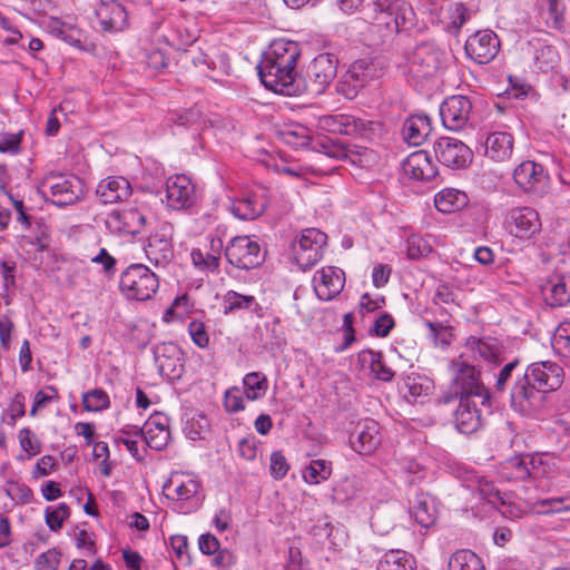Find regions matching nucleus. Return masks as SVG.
<instances>
[{
    "label": "nucleus",
    "mask_w": 570,
    "mask_h": 570,
    "mask_svg": "<svg viewBox=\"0 0 570 570\" xmlns=\"http://www.w3.org/2000/svg\"><path fill=\"white\" fill-rule=\"evenodd\" d=\"M562 366L552 361L531 363L523 371V379L517 385L514 396L517 403L525 407V415L538 412L544 401V395L557 391L563 383Z\"/></svg>",
    "instance_id": "f257e3e1"
},
{
    "label": "nucleus",
    "mask_w": 570,
    "mask_h": 570,
    "mask_svg": "<svg viewBox=\"0 0 570 570\" xmlns=\"http://www.w3.org/2000/svg\"><path fill=\"white\" fill-rule=\"evenodd\" d=\"M443 52L431 41L422 42L405 56L401 66L406 80L414 87L432 79L442 66Z\"/></svg>",
    "instance_id": "f03ea898"
},
{
    "label": "nucleus",
    "mask_w": 570,
    "mask_h": 570,
    "mask_svg": "<svg viewBox=\"0 0 570 570\" xmlns=\"http://www.w3.org/2000/svg\"><path fill=\"white\" fill-rule=\"evenodd\" d=\"M451 371L453 373L452 391L440 396L441 403L448 404L456 399L479 396L482 399V405H489L490 390L484 386L480 372L474 366L458 360L452 363Z\"/></svg>",
    "instance_id": "7ed1b4c3"
},
{
    "label": "nucleus",
    "mask_w": 570,
    "mask_h": 570,
    "mask_svg": "<svg viewBox=\"0 0 570 570\" xmlns=\"http://www.w3.org/2000/svg\"><path fill=\"white\" fill-rule=\"evenodd\" d=\"M264 87L283 96H299L307 91L306 81L294 69H285L269 60L262 59L257 66Z\"/></svg>",
    "instance_id": "20e7f679"
},
{
    "label": "nucleus",
    "mask_w": 570,
    "mask_h": 570,
    "mask_svg": "<svg viewBox=\"0 0 570 570\" xmlns=\"http://www.w3.org/2000/svg\"><path fill=\"white\" fill-rule=\"evenodd\" d=\"M421 9L430 16V21L443 30L456 35L470 19L469 9L462 2L450 0H420Z\"/></svg>",
    "instance_id": "39448f33"
},
{
    "label": "nucleus",
    "mask_w": 570,
    "mask_h": 570,
    "mask_svg": "<svg viewBox=\"0 0 570 570\" xmlns=\"http://www.w3.org/2000/svg\"><path fill=\"white\" fill-rule=\"evenodd\" d=\"M120 289L129 299L147 301L159 287L158 277L144 264H131L120 276Z\"/></svg>",
    "instance_id": "423d86ee"
},
{
    "label": "nucleus",
    "mask_w": 570,
    "mask_h": 570,
    "mask_svg": "<svg viewBox=\"0 0 570 570\" xmlns=\"http://www.w3.org/2000/svg\"><path fill=\"white\" fill-rule=\"evenodd\" d=\"M43 193L49 190L51 202L58 207H65L75 204L83 194L81 179L75 175L61 173H50L42 181Z\"/></svg>",
    "instance_id": "0eeeda50"
},
{
    "label": "nucleus",
    "mask_w": 570,
    "mask_h": 570,
    "mask_svg": "<svg viewBox=\"0 0 570 570\" xmlns=\"http://www.w3.org/2000/svg\"><path fill=\"white\" fill-rule=\"evenodd\" d=\"M326 242V234L317 228L302 230L293 244L296 264L304 271L313 267L322 258Z\"/></svg>",
    "instance_id": "6e6552de"
},
{
    "label": "nucleus",
    "mask_w": 570,
    "mask_h": 570,
    "mask_svg": "<svg viewBox=\"0 0 570 570\" xmlns=\"http://www.w3.org/2000/svg\"><path fill=\"white\" fill-rule=\"evenodd\" d=\"M225 256L232 265L240 269L258 267L265 259L261 245L249 236L234 237L225 248Z\"/></svg>",
    "instance_id": "1a4fd4ad"
},
{
    "label": "nucleus",
    "mask_w": 570,
    "mask_h": 570,
    "mask_svg": "<svg viewBox=\"0 0 570 570\" xmlns=\"http://www.w3.org/2000/svg\"><path fill=\"white\" fill-rule=\"evenodd\" d=\"M337 63L334 55L325 52L316 56L307 66L303 78L307 83V90L314 95L323 94L336 77Z\"/></svg>",
    "instance_id": "9d476101"
},
{
    "label": "nucleus",
    "mask_w": 570,
    "mask_h": 570,
    "mask_svg": "<svg viewBox=\"0 0 570 570\" xmlns=\"http://www.w3.org/2000/svg\"><path fill=\"white\" fill-rule=\"evenodd\" d=\"M173 235L174 226L168 222H163L148 236L144 250L150 263L164 266L171 261L174 257Z\"/></svg>",
    "instance_id": "9b49d317"
},
{
    "label": "nucleus",
    "mask_w": 570,
    "mask_h": 570,
    "mask_svg": "<svg viewBox=\"0 0 570 570\" xmlns=\"http://www.w3.org/2000/svg\"><path fill=\"white\" fill-rule=\"evenodd\" d=\"M375 77H377L375 63L367 59H358L343 75L338 82V92L348 99H353Z\"/></svg>",
    "instance_id": "f8f14e48"
},
{
    "label": "nucleus",
    "mask_w": 570,
    "mask_h": 570,
    "mask_svg": "<svg viewBox=\"0 0 570 570\" xmlns=\"http://www.w3.org/2000/svg\"><path fill=\"white\" fill-rule=\"evenodd\" d=\"M504 226L513 237L529 240L541 229V220L533 208L517 207L508 212Z\"/></svg>",
    "instance_id": "ddd939ff"
},
{
    "label": "nucleus",
    "mask_w": 570,
    "mask_h": 570,
    "mask_svg": "<svg viewBox=\"0 0 570 570\" xmlns=\"http://www.w3.org/2000/svg\"><path fill=\"white\" fill-rule=\"evenodd\" d=\"M500 46V40L495 32L484 29L475 31L466 39L464 51L472 61L485 65L497 57Z\"/></svg>",
    "instance_id": "4468645a"
},
{
    "label": "nucleus",
    "mask_w": 570,
    "mask_h": 570,
    "mask_svg": "<svg viewBox=\"0 0 570 570\" xmlns=\"http://www.w3.org/2000/svg\"><path fill=\"white\" fill-rule=\"evenodd\" d=\"M493 379L494 382L491 387L492 392L497 394L509 392L513 410L525 415V407H522L521 404L517 403L518 401L514 396L517 385H520L523 379V371L521 370L520 361L514 358L507 364H503L495 373H493Z\"/></svg>",
    "instance_id": "2eb2a0df"
},
{
    "label": "nucleus",
    "mask_w": 570,
    "mask_h": 570,
    "mask_svg": "<svg viewBox=\"0 0 570 570\" xmlns=\"http://www.w3.org/2000/svg\"><path fill=\"white\" fill-rule=\"evenodd\" d=\"M434 153L440 163L450 168H464L472 161V150L461 140L442 137L434 142Z\"/></svg>",
    "instance_id": "dca6fc26"
},
{
    "label": "nucleus",
    "mask_w": 570,
    "mask_h": 570,
    "mask_svg": "<svg viewBox=\"0 0 570 570\" xmlns=\"http://www.w3.org/2000/svg\"><path fill=\"white\" fill-rule=\"evenodd\" d=\"M472 102L462 95L448 97L440 106V116L445 128L458 131L463 129L471 117Z\"/></svg>",
    "instance_id": "f3484780"
},
{
    "label": "nucleus",
    "mask_w": 570,
    "mask_h": 570,
    "mask_svg": "<svg viewBox=\"0 0 570 570\" xmlns=\"http://www.w3.org/2000/svg\"><path fill=\"white\" fill-rule=\"evenodd\" d=\"M154 358L161 376L177 380L184 372L183 352L173 342H163L154 347Z\"/></svg>",
    "instance_id": "a211bd4d"
},
{
    "label": "nucleus",
    "mask_w": 570,
    "mask_h": 570,
    "mask_svg": "<svg viewBox=\"0 0 570 570\" xmlns=\"http://www.w3.org/2000/svg\"><path fill=\"white\" fill-rule=\"evenodd\" d=\"M196 203L195 186L186 175L170 176L166 181V204L175 210L187 209Z\"/></svg>",
    "instance_id": "6ab92c4d"
},
{
    "label": "nucleus",
    "mask_w": 570,
    "mask_h": 570,
    "mask_svg": "<svg viewBox=\"0 0 570 570\" xmlns=\"http://www.w3.org/2000/svg\"><path fill=\"white\" fill-rule=\"evenodd\" d=\"M345 273L335 266H325L318 269L313 277V287L316 296L322 301H331L344 288Z\"/></svg>",
    "instance_id": "aec40b11"
},
{
    "label": "nucleus",
    "mask_w": 570,
    "mask_h": 570,
    "mask_svg": "<svg viewBox=\"0 0 570 570\" xmlns=\"http://www.w3.org/2000/svg\"><path fill=\"white\" fill-rule=\"evenodd\" d=\"M380 11L385 14V24L396 32L409 30L414 26L415 13L404 0L376 2Z\"/></svg>",
    "instance_id": "412c9836"
},
{
    "label": "nucleus",
    "mask_w": 570,
    "mask_h": 570,
    "mask_svg": "<svg viewBox=\"0 0 570 570\" xmlns=\"http://www.w3.org/2000/svg\"><path fill=\"white\" fill-rule=\"evenodd\" d=\"M169 419L163 413H154L142 428H136L135 433L141 434L146 444L154 450H163L169 441Z\"/></svg>",
    "instance_id": "4be33fe9"
},
{
    "label": "nucleus",
    "mask_w": 570,
    "mask_h": 570,
    "mask_svg": "<svg viewBox=\"0 0 570 570\" xmlns=\"http://www.w3.org/2000/svg\"><path fill=\"white\" fill-rule=\"evenodd\" d=\"M267 207V199L262 190L243 193L232 202L230 212L240 220H254L262 216Z\"/></svg>",
    "instance_id": "5701e85b"
},
{
    "label": "nucleus",
    "mask_w": 570,
    "mask_h": 570,
    "mask_svg": "<svg viewBox=\"0 0 570 570\" xmlns=\"http://www.w3.org/2000/svg\"><path fill=\"white\" fill-rule=\"evenodd\" d=\"M101 30L108 32L122 31L128 23V14L125 7L118 1L101 0L96 9Z\"/></svg>",
    "instance_id": "b1692460"
},
{
    "label": "nucleus",
    "mask_w": 570,
    "mask_h": 570,
    "mask_svg": "<svg viewBox=\"0 0 570 570\" xmlns=\"http://www.w3.org/2000/svg\"><path fill=\"white\" fill-rule=\"evenodd\" d=\"M455 429L462 434H472L483 425V416L473 399L459 400L454 412Z\"/></svg>",
    "instance_id": "393cba45"
},
{
    "label": "nucleus",
    "mask_w": 570,
    "mask_h": 570,
    "mask_svg": "<svg viewBox=\"0 0 570 570\" xmlns=\"http://www.w3.org/2000/svg\"><path fill=\"white\" fill-rule=\"evenodd\" d=\"M381 442L380 426L374 420L358 423L355 432L350 435V444L360 454H370Z\"/></svg>",
    "instance_id": "a878e982"
},
{
    "label": "nucleus",
    "mask_w": 570,
    "mask_h": 570,
    "mask_svg": "<svg viewBox=\"0 0 570 570\" xmlns=\"http://www.w3.org/2000/svg\"><path fill=\"white\" fill-rule=\"evenodd\" d=\"M322 126L331 132L363 137L368 131V124L352 115H328L322 118Z\"/></svg>",
    "instance_id": "bb28decb"
},
{
    "label": "nucleus",
    "mask_w": 570,
    "mask_h": 570,
    "mask_svg": "<svg viewBox=\"0 0 570 570\" xmlns=\"http://www.w3.org/2000/svg\"><path fill=\"white\" fill-rule=\"evenodd\" d=\"M402 169L406 177L414 180H430L435 177L436 166L428 151L417 150L410 154L402 163Z\"/></svg>",
    "instance_id": "cd10ccee"
},
{
    "label": "nucleus",
    "mask_w": 570,
    "mask_h": 570,
    "mask_svg": "<svg viewBox=\"0 0 570 570\" xmlns=\"http://www.w3.org/2000/svg\"><path fill=\"white\" fill-rule=\"evenodd\" d=\"M132 193V188L127 178L122 176H111L102 179L96 189V195L104 204H116L125 202Z\"/></svg>",
    "instance_id": "c85d7f7f"
},
{
    "label": "nucleus",
    "mask_w": 570,
    "mask_h": 570,
    "mask_svg": "<svg viewBox=\"0 0 570 570\" xmlns=\"http://www.w3.org/2000/svg\"><path fill=\"white\" fill-rule=\"evenodd\" d=\"M301 49L297 42L279 39L271 43L263 59L282 65L285 69L295 70Z\"/></svg>",
    "instance_id": "c756f323"
},
{
    "label": "nucleus",
    "mask_w": 570,
    "mask_h": 570,
    "mask_svg": "<svg viewBox=\"0 0 570 570\" xmlns=\"http://www.w3.org/2000/svg\"><path fill=\"white\" fill-rule=\"evenodd\" d=\"M546 302L552 307L570 303V276L553 274L541 286Z\"/></svg>",
    "instance_id": "7c9ffc66"
},
{
    "label": "nucleus",
    "mask_w": 570,
    "mask_h": 570,
    "mask_svg": "<svg viewBox=\"0 0 570 570\" xmlns=\"http://www.w3.org/2000/svg\"><path fill=\"white\" fill-rule=\"evenodd\" d=\"M207 244L204 248H196L191 252V261L202 271L214 272L219 266L223 250V240L219 237L207 236Z\"/></svg>",
    "instance_id": "2f4dec72"
},
{
    "label": "nucleus",
    "mask_w": 570,
    "mask_h": 570,
    "mask_svg": "<svg viewBox=\"0 0 570 570\" xmlns=\"http://www.w3.org/2000/svg\"><path fill=\"white\" fill-rule=\"evenodd\" d=\"M199 490L200 483L186 474H175L164 485L166 497L174 501L194 500Z\"/></svg>",
    "instance_id": "473e14b6"
},
{
    "label": "nucleus",
    "mask_w": 570,
    "mask_h": 570,
    "mask_svg": "<svg viewBox=\"0 0 570 570\" xmlns=\"http://www.w3.org/2000/svg\"><path fill=\"white\" fill-rule=\"evenodd\" d=\"M465 350L473 358H481L495 365L502 363V348L492 337L470 336L465 342Z\"/></svg>",
    "instance_id": "72a5a7b5"
},
{
    "label": "nucleus",
    "mask_w": 570,
    "mask_h": 570,
    "mask_svg": "<svg viewBox=\"0 0 570 570\" xmlns=\"http://www.w3.org/2000/svg\"><path fill=\"white\" fill-rule=\"evenodd\" d=\"M514 181L524 191H535L547 178L543 166L531 160L522 161L513 173Z\"/></svg>",
    "instance_id": "f704fd0d"
},
{
    "label": "nucleus",
    "mask_w": 570,
    "mask_h": 570,
    "mask_svg": "<svg viewBox=\"0 0 570 570\" xmlns=\"http://www.w3.org/2000/svg\"><path fill=\"white\" fill-rule=\"evenodd\" d=\"M513 144L512 135L507 131L490 132L484 140L485 155L495 161H504L510 159Z\"/></svg>",
    "instance_id": "c9c22d12"
},
{
    "label": "nucleus",
    "mask_w": 570,
    "mask_h": 570,
    "mask_svg": "<svg viewBox=\"0 0 570 570\" xmlns=\"http://www.w3.org/2000/svg\"><path fill=\"white\" fill-rule=\"evenodd\" d=\"M357 362L379 381L391 382L394 377V371L386 365L381 352L363 350L357 355Z\"/></svg>",
    "instance_id": "e433bc0d"
},
{
    "label": "nucleus",
    "mask_w": 570,
    "mask_h": 570,
    "mask_svg": "<svg viewBox=\"0 0 570 570\" xmlns=\"http://www.w3.org/2000/svg\"><path fill=\"white\" fill-rule=\"evenodd\" d=\"M411 513L422 528L431 527L438 514L435 499L428 493H417L412 502Z\"/></svg>",
    "instance_id": "4c0bfd02"
},
{
    "label": "nucleus",
    "mask_w": 570,
    "mask_h": 570,
    "mask_svg": "<svg viewBox=\"0 0 570 570\" xmlns=\"http://www.w3.org/2000/svg\"><path fill=\"white\" fill-rule=\"evenodd\" d=\"M431 132L430 119L426 115H414L407 118L403 125L404 140L413 146L421 145Z\"/></svg>",
    "instance_id": "58836bf2"
},
{
    "label": "nucleus",
    "mask_w": 570,
    "mask_h": 570,
    "mask_svg": "<svg viewBox=\"0 0 570 570\" xmlns=\"http://www.w3.org/2000/svg\"><path fill=\"white\" fill-rule=\"evenodd\" d=\"M469 204L466 193L455 188H443L434 197L435 208L444 214L459 212Z\"/></svg>",
    "instance_id": "ea45409f"
},
{
    "label": "nucleus",
    "mask_w": 570,
    "mask_h": 570,
    "mask_svg": "<svg viewBox=\"0 0 570 570\" xmlns=\"http://www.w3.org/2000/svg\"><path fill=\"white\" fill-rule=\"evenodd\" d=\"M224 313L228 314L239 309H247L257 317L264 316V308L257 303L255 296L243 295L235 291H228L223 297Z\"/></svg>",
    "instance_id": "a19ab883"
},
{
    "label": "nucleus",
    "mask_w": 570,
    "mask_h": 570,
    "mask_svg": "<svg viewBox=\"0 0 570 570\" xmlns=\"http://www.w3.org/2000/svg\"><path fill=\"white\" fill-rule=\"evenodd\" d=\"M324 154L331 158L340 160H348L353 165L362 164V156L365 153V148L356 146H350L341 141H327L322 145Z\"/></svg>",
    "instance_id": "79ce46f5"
},
{
    "label": "nucleus",
    "mask_w": 570,
    "mask_h": 570,
    "mask_svg": "<svg viewBox=\"0 0 570 570\" xmlns=\"http://www.w3.org/2000/svg\"><path fill=\"white\" fill-rule=\"evenodd\" d=\"M529 479L540 481L542 479H550L557 470L556 459L548 454L529 455Z\"/></svg>",
    "instance_id": "37998d69"
},
{
    "label": "nucleus",
    "mask_w": 570,
    "mask_h": 570,
    "mask_svg": "<svg viewBox=\"0 0 570 570\" xmlns=\"http://www.w3.org/2000/svg\"><path fill=\"white\" fill-rule=\"evenodd\" d=\"M529 455L513 456L499 468V475L507 481H524L529 479Z\"/></svg>",
    "instance_id": "c03bdc74"
},
{
    "label": "nucleus",
    "mask_w": 570,
    "mask_h": 570,
    "mask_svg": "<svg viewBox=\"0 0 570 570\" xmlns=\"http://www.w3.org/2000/svg\"><path fill=\"white\" fill-rule=\"evenodd\" d=\"M112 217L121 225L125 233L131 235L139 234L147 223V216L135 207L115 212Z\"/></svg>",
    "instance_id": "a18cd8bd"
},
{
    "label": "nucleus",
    "mask_w": 570,
    "mask_h": 570,
    "mask_svg": "<svg viewBox=\"0 0 570 570\" xmlns=\"http://www.w3.org/2000/svg\"><path fill=\"white\" fill-rule=\"evenodd\" d=\"M332 475V462L323 459L311 460L302 472L303 480L312 485L321 484Z\"/></svg>",
    "instance_id": "49530a36"
},
{
    "label": "nucleus",
    "mask_w": 570,
    "mask_h": 570,
    "mask_svg": "<svg viewBox=\"0 0 570 570\" xmlns=\"http://www.w3.org/2000/svg\"><path fill=\"white\" fill-rule=\"evenodd\" d=\"M413 557L404 550L386 552L377 564V570H414Z\"/></svg>",
    "instance_id": "de8ad7c7"
},
{
    "label": "nucleus",
    "mask_w": 570,
    "mask_h": 570,
    "mask_svg": "<svg viewBox=\"0 0 570 570\" xmlns=\"http://www.w3.org/2000/svg\"><path fill=\"white\" fill-rule=\"evenodd\" d=\"M449 570H485L481 558L469 549L455 551L449 559Z\"/></svg>",
    "instance_id": "09e8293b"
},
{
    "label": "nucleus",
    "mask_w": 570,
    "mask_h": 570,
    "mask_svg": "<svg viewBox=\"0 0 570 570\" xmlns=\"http://www.w3.org/2000/svg\"><path fill=\"white\" fill-rule=\"evenodd\" d=\"M534 66L542 72L554 69L559 61V53L552 46L538 41L533 52Z\"/></svg>",
    "instance_id": "8fccbe9b"
},
{
    "label": "nucleus",
    "mask_w": 570,
    "mask_h": 570,
    "mask_svg": "<svg viewBox=\"0 0 570 570\" xmlns=\"http://www.w3.org/2000/svg\"><path fill=\"white\" fill-rule=\"evenodd\" d=\"M243 385L246 399L250 401L262 399L268 389L267 379L261 372L246 374L243 379Z\"/></svg>",
    "instance_id": "3c124183"
},
{
    "label": "nucleus",
    "mask_w": 570,
    "mask_h": 570,
    "mask_svg": "<svg viewBox=\"0 0 570 570\" xmlns=\"http://www.w3.org/2000/svg\"><path fill=\"white\" fill-rule=\"evenodd\" d=\"M533 505L537 512L542 514L570 512V492L564 495L538 500Z\"/></svg>",
    "instance_id": "603ef678"
},
{
    "label": "nucleus",
    "mask_w": 570,
    "mask_h": 570,
    "mask_svg": "<svg viewBox=\"0 0 570 570\" xmlns=\"http://www.w3.org/2000/svg\"><path fill=\"white\" fill-rule=\"evenodd\" d=\"M542 16L548 27L560 30L563 27V6L560 0H540Z\"/></svg>",
    "instance_id": "864d4df0"
},
{
    "label": "nucleus",
    "mask_w": 570,
    "mask_h": 570,
    "mask_svg": "<svg viewBox=\"0 0 570 570\" xmlns=\"http://www.w3.org/2000/svg\"><path fill=\"white\" fill-rule=\"evenodd\" d=\"M208 430L209 421L200 413L194 414L191 417L187 419L184 426L186 435L193 441L204 439Z\"/></svg>",
    "instance_id": "5fc2aeb1"
},
{
    "label": "nucleus",
    "mask_w": 570,
    "mask_h": 570,
    "mask_svg": "<svg viewBox=\"0 0 570 570\" xmlns=\"http://www.w3.org/2000/svg\"><path fill=\"white\" fill-rule=\"evenodd\" d=\"M82 405L88 412H99L110 406V400L104 390L96 389L83 393Z\"/></svg>",
    "instance_id": "6e6d98bb"
},
{
    "label": "nucleus",
    "mask_w": 570,
    "mask_h": 570,
    "mask_svg": "<svg viewBox=\"0 0 570 570\" xmlns=\"http://www.w3.org/2000/svg\"><path fill=\"white\" fill-rule=\"evenodd\" d=\"M551 343L559 355L570 357V322H563L557 327Z\"/></svg>",
    "instance_id": "4d7b16f0"
},
{
    "label": "nucleus",
    "mask_w": 570,
    "mask_h": 570,
    "mask_svg": "<svg viewBox=\"0 0 570 570\" xmlns=\"http://www.w3.org/2000/svg\"><path fill=\"white\" fill-rule=\"evenodd\" d=\"M355 482L348 478L340 480L332 490V500L337 504H344L356 497Z\"/></svg>",
    "instance_id": "13d9d810"
},
{
    "label": "nucleus",
    "mask_w": 570,
    "mask_h": 570,
    "mask_svg": "<svg viewBox=\"0 0 570 570\" xmlns=\"http://www.w3.org/2000/svg\"><path fill=\"white\" fill-rule=\"evenodd\" d=\"M69 515L70 508L66 503H59L53 509L47 508L45 512L46 523L51 531H58Z\"/></svg>",
    "instance_id": "bf43d9fd"
},
{
    "label": "nucleus",
    "mask_w": 570,
    "mask_h": 570,
    "mask_svg": "<svg viewBox=\"0 0 570 570\" xmlns=\"http://www.w3.org/2000/svg\"><path fill=\"white\" fill-rule=\"evenodd\" d=\"M432 252L430 244L419 235H411L406 240V254L410 259L426 257Z\"/></svg>",
    "instance_id": "052dcab7"
},
{
    "label": "nucleus",
    "mask_w": 570,
    "mask_h": 570,
    "mask_svg": "<svg viewBox=\"0 0 570 570\" xmlns=\"http://www.w3.org/2000/svg\"><path fill=\"white\" fill-rule=\"evenodd\" d=\"M61 560L59 550L52 548L39 554L35 561L36 570H57Z\"/></svg>",
    "instance_id": "680f3d73"
},
{
    "label": "nucleus",
    "mask_w": 570,
    "mask_h": 570,
    "mask_svg": "<svg viewBox=\"0 0 570 570\" xmlns=\"http://www.w3.org/2000/svg\"><path fill=\"white\" fill-rule=\"evenodd\" d=\"M243 394L244 392L237 386H233L225 392L224 407L228 413H237L244 410Z\"/></svg>",
    "instance_id": "e2e57ef3"
},
{
    "label": "nucleus",
    "mask_w": 570,
    "mask_h": 570,
    "mask_svg": "<svg viewBox=\"0 0 570 570\" xmlns=\"http://www.w3.org/2000/svg\"><path fill=\"white\" fill-rule=\"evenodd\" d=\"M188 333L191 341L200 348L206 347L209 344V335L206 330V325L197 320L191 321L188 324Z\"/></svg>",
    "instance_id": "0e129e2a"
},
{
    "label": "nucleus",
    "mask_w": 570,
    "mask_h": 570,
    "mask_svg": "<svg viewBox=\"0 0 570 570\" xmlns=\"http://www.w3.org/2000/svg\"><path fill=\"white\" fill-rule=\"evenodd\" d=\"M289 470V464L281 451H275L271 454L269 472L276 479H283Z\"/></svg>",
    "instance_id": "69168bd1"
},
{
    "label": "nucleus",
    "mask_w": 570,
    "mask_h": 570,
    "mask_svg": "<svg viewBox=\"0 0 570 570\" xmlns=\"http://www.w3.org/2000/svg\"><path fill=\"white\" fill-rule=\"evenodd\" d=\"M425 326L429 328V336L436 345L446 346L450 344V332L446 326L442 325L441 323H433L430 321H426Z\"/></svg>",
    "instance_id": "338daca9"
},
{
    "label": "nucleus",
    "mask_w": 570,
    "mask_h": 570,
    "mask_svg": "<svg viewBox=\"0 0 570 570\" xmlns=\"http://www.w3.org/2000/svg\"><path fill=\"white\" fill-rule=\"evenodd\" d=\"M309 533L320 542L328 540L331 543V537L333 535V527L327 518L317 520V522L311 528Z\"/></svg>",
    "instance_id": "774afa93"
}]
</instances>
